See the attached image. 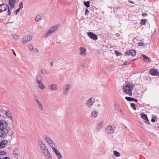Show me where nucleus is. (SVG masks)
I'll return each instance as SVG.
<instances>
[{"label": "nucleus", "instance_id": "nucleus-1", "mask_svg": "<svg viewBox=\"0 0 159 159\" xmlns=\"http://www.w3.org/2000/svg\"><path fill=\"white\" fill-rule=\"evenodd\" d=\"M0 137L4 138L6 137L7 134H8L10 137H11L13 135L14 132L13 131H11V133L7 128L5 127H0Z\"/></svg>", "mask_w": 159, "mask_h": 159}, {"label": "nucleus", "instance_id": "nucleus-2", "mask_svg": "<svg viewBox=\"0 0 159 159\" xmlns=\"http://www.w3.org/2000/svg\"><path fill=\"white\" fill-rule=\"evenodd\" d=\"M134 86V84H128L123 87L124 92L126 94H128L129 96H131L132 95V91L133 90Z\"/></svg>", "mask_w": 159, "mask_h": 159}, {"label": "nucleus", "instance_id": "nucleus-3", "mask_svg": "<svg viewBox=\"0 0 159 159\" xmlns=\"http://www.w3.org/2000/svg\"><path fill=\"white\" fill-rule=\"evenodd\" d=\"M115 127L114 125H109L105 129L106 132L107 134H113L115 131Z\"/></svg>", "mask_w": 159, "mask_h": 159}, {"label": "nucleus", "instance_id": "nucleus-4", "mask_svg": "<svg viewBox=\"0 0 159 159\" xmlns=\"http://www.w3.org/2000/svg\"><path fill=\"white\" fill-rule=\"evenodd\" d=\"M87 34L91 39L94 40H96L98 39V37L97 35L93 32H88L87 33Z\"/></svg>", "mask_w": 159, "mask_h": 159}, {"label": "nucleus", "instance_id": "nucleus-5", "mask_svg": "<svg viewBox=\"0 0 159 159\" xmlns=\"http://www.w3.org/2000/svg\"><path fill=\"white\" fill-rule=\"evenodd\" d=\"M94 101V99L91 98L87 100L85 103L86 105L89 108L92 105Z\"/></svg>", "mask_w": 159, "mask_h": 159}, {"label": "nucleus", "instance_id": "nucleus-6", "mask_svg": "<svg viewBox=\"0 0 159 159\" xmlns=\"http://www.w3.org/2000/svg\"><path fill=\"white\" fill-rule=\"evenodd\" d=\"M38 142L41 151L47 147L45 144L44 143L43 141L41 139L38 140Z\"/></svg>", "mask_w": 159, "mask_h": 159}, {"label": "nucleus", "instance_id": "nucleus-7", "mask_svg": "<svg viewBox=\"0 0 159 159\" xmlns=\"http://www.w3.org/2000/svg\"><path fill=\"white\" fill-rule=\"evenodd\" d=\"M71 85L70 84H68L64 86L63 89H64L63 93L66 95L68 94V91L70 88Z\"/></svg>", "mask_w": 159, "mask_h": 159}, {"label": "nucleus", "instance_id": "nucleus-8", "mask_svg": "<svg viewBox=\"0 0 159 159\" xmlns=\"http://www.w3.org/2000/svg\"><path fill=\"white\" fill-rule=\"evenodd\" d=\"M136 54V52L134 50H130L127 51L125 53V55L131 56H134Z\"/></svg>", "mask_w": 159, "mask_h": 159}, {"label": "nucleus", "instance_id": "nucleus-9", "mask_svg": "<svg viewBox=\"0 0 159 159\" xmlns=\"http://www.w3.org/2000/svg\"><path fill=\"white\" fill-rule=\"evenodd\" d=\"M140 115L141 116V118L143 119L144 122L148 124H149L150 123L146 114L141 113Z\"/></svg>", "mask_w": 159, "mask_h": 159}, {"label": "nucleus", "instance_id": "nucleus-10", "mask_svg": "<svg viewBox=\"0 0 159 159\" xmlns=\"http://www.w3.org/2000/svg\"><path fill=\"white\" fill-rule=\"evenodd\" d=\"M32 36H25L22 39V42L23 44L27 42H28L32 40Z\"/></svg>", "mask_w": 159, "mask_h": 159}, {"label": "nucleus", "instance_id": "nucleus-11", "mask_svg": "<svg viewBox=\"0 0 159 159\" xmlns=\"http://www.w3.org/2000/svg\"><path fill=\"white\" fill-rule=\"evenodd\" d=\"M8 5H6L4 4H2L0 5V12L5 11L7 10V8L9 7Z\"/></svg>", "mask_w": 159, "mask_h": 159}, {"label": "nucleus", "instance_id": "nucleus-12", "mask_svg": "<svg viewBox=\"0 0 159 159\" xmlns=\"http://www.w3.org/2000/svg\"><path fill=\"white\" fill-rule=\"evenodd\" d=\"M79 50L80 51L79 54L83 57H84L86 54V49L84 47H80L79 48Z\"/></svg>", "mask_w": 159, "mask_h": 159}, {"label": "nucleus", "instance_id": "nucleus-13", "mask_svg": "<svg viewBox=\"0 0 159 159\" xmlns=\"http://www.w3.org/2000/svg\"><path fill=\"white\" fill-rule=\"evenodd\" d=\"M52 149L59 159H60L62 158V156L60 152L57 149L55 148H52Z\"/></svg>", "mask_w": 159, "mask_h": 159}, {"label": "nucleus", "instance_id": "nucleus-14", "mask_svg": "<svg viewBox=\"0 0 159 159\" xmlns=\"http://www.w3.org/2000/svg\"><path fill=\"white\" fill-rule=\"evenodd\" d=\"M149 73L152 75H158L159 73L155 69H151L149 71Z\"/></svg>", "mask_w": 159, "mask_h": 159}, {"label": "nucleus", "instance_id": "nucleus-15", "mask_svg": "<svg viewBox=\"0 0 159 159\" xmlns=\"http://www.w3.org/2000/svg\"><path fill=\"white\" fill-rule=\"evenodd\" d=\"M13 153L16 156H20V151L19 149L15 148L13 151Z\"/></svg>", "mask_w": 159, "mask_h": 159}, {"label": "nucleus", "instance_id": "nucleus-16", "mask_svg": "<svg viewBox=\"0 0 159 159\" xmlns=\"http://www.w3.org/2000/svg\"><path fill=\"white\" fill-rule=\"evenodd\" d=\"M7 140H3L0 142V148H4L8 143Z\"/></svg>", "mask_w": 159, "mask_h": 159}, {"label": "nucleus", "instance_id": "nucleus-17", "mask_svg": "<svg viewBox=\"0 0 159 159\" xmlns=\"http://www.w3.org/2000/svg\"><path fill=\"white\" fill-rule=\"evenodd\" d=\"M36 80L37 84H39L40 82H42V77L41 75L39 74L37 75L36 77Z\"/></svg>", "mask_w": 159, "mask_h": 159}, {"label": "nucleus", "instance_id": "nucleus-18", "mask_svg": "<svg viewBox=\"0 0 159 159\" xmlns=\"http://www.w3.org/2000/svg\"><path fill=\"white\" fill-rule=\"evenodd\" d=\"M59 27V25H56L50 28L49 30L51 31L52 33H53L55 31L57 30Z\"/></svg>", "mask_w": 159, "mask_h": 159}, {"label": "nucleus", "instance_id": "nucleus-19", "mask_svg": "<svg viewBox=\"0 0 159 159\" xmlns=\"http://www.w3.org/2000/svg\"><path fill=\"white\" fill-rule=\"evenodd\" d=\"M59 27V25H56L50 28L49 30L51 31L52 33H53L55 31L57 30Z\"/></svg>", "mask_w": 159, "mask_h": 159}, {"label": "nucleus", "instance_id": "nucleus-20", "mask_svg": "<svg viewBox=\"0 0 159 159\" xmlns=\"http://www.w3.org/2000/svg\"><path fill=\"white\" fill-rule=\"evenodd\" d=\"M45 157L47 159H52L51 156L49 153V151L43 154Z\"/></svg>", "mask_w": 159, "mask_h": 159}, {"label": "nucleus", "instance_id": "nucleus-21", "mask_svg": "<svg viewBox=\"0 0 159 159\" xmlns=\"http://www.w3.org/2000/svg\"><path fill=\"white\" fill-rule=\"evenodd\" d=\"M49 86L51 91H56L57 89V86L56 84H50Z\"/></svg>", "mask_w": 159, "mask_h": 159}, {"label": "nucleus", "instance_id": "nucleus-22", "mask_svg": "<svg viewBox=\"0 0 159 159\" xmlns=\"http://www.w3.org/2000/svg\"><path fill=\"white\" fill-rule=\"evenodd\" d=\"M16 2L15 0H10L9 3L12 8H13L15 7V3Z\"/></svg>", "mask_w": 159, "mask_h": 159}, {"label": "nucleus", "instance_id": "nucleus-23", "mask_svg": "<svg viewBox=\"0 0 159 159\" xmlns=\"http://www.w3.org/2000/svg\"><path fill=\"white\" fill-rule=\"evenodd\" d=\"M115 108L116 110L118 111H121L120 107L119 106L117 103H115Z\"/></svg>", "mask_w": 159, "mask_h": 159}, {"label": "nucleus", "instance_id": "nucleus-24", "mask_svg": "<svg viewBox=\"0 0 159 159\" xmlns=\"http://www.w3.org/2000/svg\"><path fill=\"white\" fill-rule=\"evenodd\" d=\"M43 19L42 16L40 15H37L35 18V21L36 22H38Z\"/></svg>", "mask_w": 159, "mask_h": 159}, {"label": "nucleus", "instance_id": "nucleus-25", "mask_svg": "<svg viewBox=\"0 0 159 159\" xmlns=\"http://www.w3.org/2000/svg\"><path fill=\"white\" fill-rule=\"evenodd\" d=\"M103 123V122L102 121L97 125V129L98 130H99L101 128Z\"/></svg>", "mask_w": 159, "mask_h": 159}, {"label": "nucleus", "instance_id": "nucleus-26", "mask_svg": "<svg viewBox=\"0 0 159 159\" xmlns=\"http://www.w3.org/2000/svg\"><path fill=\"white\" fill-rule=\"evenodd\" d=\"M40 71L41 73L43 75L49 74V72H48L46 70L43 69H41Z\"/></svg>", "mask_w": 159, "mask_h": 159}, {"label": "nucleus", "instance_id": "nucleus-27", "mask_svg": "<svg viewBox=\"0 0 159 159\" xmlns=\"http://www.w3.org/2000/svg\"><path fill=\"white\" fill-rule=\"evenodd\" d=\"M91 116L94 118H96L98 116L97 112L96 111H93L91 113Z\"/></svg>", "mask_w": 159, "mask_h": 159}, {"label": "nucleus", "instance_id": "nucleus-28", "mask_svg": "<svg viewBox=\"0 0 159 159\" xmlns=\"http://www.w3.org/2000/svg\"><path fill=\"white\" fill-rule=\"evenodd\" d=\"M39 87L41 89H43L45 88V86L43 85L42 82H40V83H37V84Z\"/></svg>", "mask_w": 159, "mask_h": 159}, {"label": "nucleus", "instance_id": "nucleus-29", "mask_svg": "<svg viewBox=\"0 0 159 159\" xmlns=\"http://www.w3.org/2000/svg\"><path fill=\"white\" fill-rule=\"evenodd\" d=\"M6 115L7 116L10 118V119L12 121V117H11V114L10 111H7L6 112Z\"/></svg>", "mask_w": 159, "mask_h": 159}, {"label": "nucleus", "instance_id": "nucleus-30", "mask_svg": "<svg viewBox=\"0 0 159 159\" xmlns=\"http://www.w3.org/2000/svg\"><path fill=\"white\" fill-rule=\"evenodd\" d=\"M48 144L52 148H53V146H55V144L51 140L48 143Z\"/></svg>", "mask_w": 159, "mask_h": 159}, {"label": "nucleus", "instance_id": "nucleus-31", "mask_svg": "<svg viewBox=\"0 0 159 159\" xmlns=\"http://www.w3.org/2000/svg\"><path fill=\"white\" fill-rule=\"evenodd\" d=\"M142 56H143L144 59V61H147V60H148V62H150V59L148 57L144 55H142Z\"/></svg>", "mask_w": 159, "mask_h": 159}, {"label": "nucleus", "instance_id": "nucleus-32", "mask_svg": "<svg viewBox=\"0 0 159 159\" xmlns=\"http://www.w3.org/2000/svg\"><path fill=\"white\" fill-rule=\"evenodd\" d=\"M84 3L87 7L88 8L90 7V2L88 1L87 2H84Z\"/></svg>", "mask_w": 159, "mask_h": 159}, {"label": "nucleus", "instance_id": "nucleus-33", "mask_svg": "<svg viewBox=\"0 0 159 159\" xmlns=\"http://www.w3.org/2000/svg\"><path fill=\"white\" fill-rule=\"evenodd\" d=\"M52 34V33L51 32V31L49 30H48V31L46 34H44V37H45V38H46V37H47L48 36L50 35V34Z\"/></svg>", "mask_w": 159, "mask_h": 159}, {"label": "nucleus", "instance_id": "nucleus-34", "mask_svg": "<svg viewBox=\"0 0 159 159\" xmlns=\"http://www.w3.org/2000/svg\"><path fill=\"white\" fill-rule=\"evenodd\" d=\"M113 153L114 155L116 157H119L120 156V153L117 151H114Z\"/></svg>", "mask_w": 159, "mask_h": 159}, {"label": "nucleus", "instance_id": "nucleus-35", "mask_svg": "<svg viewBox=\"0 0 159 159\" xmlns=\"http://www.w3.org/2000/svg\"><path fill=\"white\" fill-rule=\"evenodd\" d=\"M146 19H142L141 20V24L142 25H145L147 22Z\"/></svg>", "mask_w": 159, "mask_h": 159}, {"label": "nucleus", "instance_id": "nucleus-36", "mask_svg": "<svg viewBox=\"0 0 159 159\" xmlns=\"http://www.w3.org/2000/svg\"><path fill=\"white\" fill-rule=\"evenodd\" d=\"M125 99L128 101H133V98L130 97H125Z\"/></svg>", "mask_w": 159, "mask_h": 159}, {"label": "nucleus", "instance_id": "nucleus-37", "mask_svg": "<svg viewBox=\"0 0 159 159\" xmlns=\"http://www.w3.org/2000/svg\"><path fill=\"white\" fill-rule=\"evenodd\" d=\"M38 104L39 108L41 110V111H43V107L41 104V103H38Z\"/></svg>", "mask_w": 159, "mask_h": 159}, {"label": "nucleus", "instance_id": "nucleus-38", "mask_svg": "<svg viewBox=\"0 0 159 159\" xmlns=\"http://www.w3.org/2000/svg\"><path fill=\"white\" fill-rule=\"evenodd\" d=\"M6 154V153L4 151H0V158L2 159V157H1L2 155H4Z\"/></svg>", "mask_w": 159, "mask_h": 159}, {"label": "nucleus", "instance_id": "nucleus-39", "mask_svg": "<svg viewBox=\"0 0 159 159\" xmlns=\"http://www.w3.org/2000/svg\"><path fill=\"white\" fill-rule=\"evenodd\" d=\"M138 45L139 46H143L144 47L147 44V43H138Z\"/></svg>", "mask_w": 159, "mask_h": 159}, {"label": "nucleus", "instance_id": "nucleus-40", "mask_svg": "<svg viewBox=\"0 0 159 159\" xmlns=\"http://www.w3.org/2000/svg\"><path fill=\"white\" fill-rule=\"evenodd\" d=\"M130 105L131 107L134 110H136V108L135 107V105L133 103H130Z\"/></svg>", "mask_w": 159, "mask_h": 159}, {"label": "nucleus", "instance_id": "nucleus-41", "mask_svg": "<svg viewBox=\"0 0 159 159\" xmlns=\"http://www.w3.org/2000/svg\"><path fill=\"white\" fill-rule=\"evenodd\" d=\"M48 151V148L47 147L46 148H45L44 149H43V150H41V152L43 154V153H44L47 152Z\"/></svg>", "mask_w": 159, "mask_h": 159}, {"label": "nucleus", "instance_id": "nucleus-42", "mask_svg": "<svg viewBox=\"0 0 159 159\" xmlns=\"http://www.w3.org/2000/svg\"><path fill=\"white\" fill-rule=\"evenodd\" d=\"M13 37L16 39H19V36L17 35L14 34L12 35Z\"/></svg>", "mask_w": 159, "mask_h": 159}, {"label": "nucleus", "instance_id": "nucleus-43", "mask_svg": "<svg viewBox=\"0 0 159 159\" xmlns=\"http://www.w3.org/2000/svg\"><path fill=\"white\" fill-rule=\"evenodd\" d=\"M115 53L116 54V55L117 56H120L121 55V54L120 52L119 51H117L116 50H115Z\"/></svg>", "mask_w": 159, "mask_h": 159}, {"label": "nucleus", "instance_id": "nucleus-44", "mask_svg": "<svg viewBox=\"0 0 159 159\" xmlns=\"http://www.w3.org/2000/svg\"><path fill=\"white\" fill-rule=\"evenodd\" d=\"M29 48L30 50L32 51L34 49V46L32 45H30L29 46Z\"/></svg>", "mask_w": 159, "mask_h": 159}, {"label": "nucleus", "instance_id": "nucleus-45", "mask_svg": "<svg viewBox=\"0 0 159 159\" xmlns=\"http://www.w3.org/2000/svg\"><path fill=\"white\" fill-rule=\"evenodd\" d=\"M19 7L20 9H22L23 7V3L22 2H21L19 4Z\"/></svg>", "mask_w": 159, "mask_h": 159}, {"label": "nucleus", "instance_id": "nucleus-46", "mask_svg": "<svg viewBox=\"0 0 159 159\" xmlns=\"http://www.w3.org/2000/svg\"><path fill=\"white\" fill-rule=\"evenodd\" d=\"M20 10V8H18L15 11V14L17 15L18 12H19Z\"/></svg>", "mask_w": 159, "mask_h": 159}, {"label": "nucleus", "instance_id": "nucleus-47", "mask_svg": "<svg viewBox=\"0 0 159 159\" xmlns=\"http://www.w3.org/2000/svg\"><path fill=\"white\" fill-rule=\"evenodd\" d=\"M8 15L9 16H10L11 14V12L10 11L9 7L8 8Z\"/></svg>", "mask_w": 159, "mask_h": 159}, {"label": "nucleus", "instance_id": "nucleus-48", "mask_svg": "<svg viewBox=\"0 0 159 159\" xmlns=\"http://www.w3.org/2000/svg\"><path fill=\"white\" fill-rule=\"evenodd\" d=\"M33 98H34V101H35V100H36L38 99V97H37V96L36 95H34L33 96Z\"/></svg>", "mask_w": 159, "mask_h": 159}, {"label": "nucleus", "instance_id": "nucleus-49", "mask_svg": "<svg viewBox=\"0 0 159 159\" xmlns=\"http://www.w3.org/2000/svg\"><path fill=\"white\" fill-rule=\"evenodd\" d=\"M142 15L144 17V16H147L148 14L146 13H143V12H142Z\"/></svg>", "mask_w": 159, "mask_h": 159}, {"label": "nucleus", "instance_id": "nucleus-50", "mask_svg": "<svg viewBox=\"0 0 159 159\" xmlns=\"http://www.w3.org/2000/svg\"><path fill=\"white\" fill-rule=\"evenodd\" d=\"M48 137H49L48 136L46 135H44L43 136V138L45 139V140H46Z\"/></svg>", "mask_w": 159, "mask_h": 159}, {"label": "nucleus", "instance_id": "nucleus-51", "mask_svg": "<svg viewBox=\"0 0 159 159\" xmlns=\"http://www.w3.org/2000/svg\"><path fill=\"white\" fill-rule=\"evenodd\" d=\"M51 140L48 137L46 140V141L48 143Z\"/></svg>", "mask_w": 159, "mask_h": 159}, {"label": "nucleus", "instance_id": "nucleus-52", "mask_svg": "<svg viewBox=\"0 0 159 159\" xmlns=\"http://www.w3.org/2000/svg\"><path fill=\"white\" fill-rule=\"evenodd\" d=\"M88 13H89V11L87 9L85 10V15H86Z\"/></svg>", "mask_w": 159, "mask_h": 159}, {"label": "nucleus", "instance_id": "nucleus-53", "mask_svg": "<svg viewBox=\"0 0 159 159\" xmlns=\"http://www.w3.org/2000/svg\"><path fill=\"white\" fill-rule=\"evenodd\" d=\"M2 159H10V158L9 157H5L2 158Z\"/></svg>", "mask_w": 159, "mask_h": 159}, {"label": "nucleus", "instance_id": "nucleus-54", "mask_svg": "<svg viewBox=\"0 0 159 159\" xmlns=\"http://www.w3.org/2000/svg\"><path fill=\"white\" fill-rule=\"evenodd\" d=\"M12 52H13V54H14L15 56H16V53H15V51H14V50H12Z\"/></svg>", "mask_w": 159, "mask_h": 159}, {"label": "nucleus", "instance_id": "nucleus-55", "mask_svg": "<svg viewBox=\"0 0 159 159\" xmlns=\"http://www.w3.org/2000/svg\"><path fill=\"white\" fill-rule=\"evenodd\" d=\"M151 121L152 122H154L155 121V120L154 118H152L151 120Z\"/></svg>", "mask_w": 159, "mask_h": 159}, {"label": "nucleus", "instance_id": "nucleus-56", "mask_svg": "<svg viewBox=\"0 0 159 159\" xmlns=\"http://www.w3.org/2000/svg\"><path fill=\"white\" fill-rule=\"evenodd\" d=\"M133 101H134L136 102H137L138 100L137 99H135L133 98Z\"/></svg>", "mask_w": 159, "mask_h": 159}, {"label": "nucleus", "instance_id": "nucleus-57", "mask_svg": "<svg viewBox=\"0 0 159 159\" xmlns=\"http://www.w3.org/2000/svg\"><path fill=\"white\" fill-rule=\"evenodd\" d=\"M129 63H128V62H124V65H126L129 64Z\"/></svg>", "mask_w": 159, "mask_h": 159}, {"label": "nucleus", "instance_id": "nucleus-58", "mask_svg": "<svg viewBox=\"0 0 159 159\" xmlns=\"http://www.w3.org/2000/svg\"><path fill=\"white\" fill-rule=\"evenodd\" d=\"M35 101L38 104L40 102L38 100V99H37L35 100Z\"/></svg>", "mask_w": 159, "mask_h": 159}, {"label": "nucleus", "instance_id": "nucleus-59", "mask_svg": "<svg viewBox=\"0 0 159 159\" xmlns=\"http://www.w3.org/2000/svg\"><path fill=\"white\" fill-rule=\"evenodd\" d=\"M128 1H129V3H133V4L134 3V2H133L132 1H130L129 0H128Z\"/></svg>", "mask_w": 159, "mask_h": 159}, {"label": "nucleus", "instance_id": "nucleus-60", "mask_svg": "<svg viewBox=\"0 0 159 159\" xmlns=\"http://www.w3.org/2000/svg\"><path fill=\"white\" fill-rule=\"evenodd\" d=\"M34 50L35 51H36L37 52H39V50H38V49L37 48H35Z\"/></svg>", "mask_w": 159, "mask_h": 159}, {"label": "nucleus", "instance_id": "nucleus-61", "mask_svg": "<svg viewBox=\"0 0 159 159\" xmlns=\"http://www.w3.org/2000/svg\"><path fill=\"white\" fill-rule=\"evenodd\" d=\"M97 106H98V107H100V104H97Z\"/></svg>", "mask_w": 159, "mask_h": 159}, {"label": "nucleus", "instance_id": "nucleus-62", "mask_svg": "<svg viewBox=\"0 0 159 159\" xmlns=\"http://www.w3.org/2000/svg\"><path fill=\"white\" fill-rule=\"evenodd\" d=\"M51 66H52L53 65V63H52V62H51Z\"/></svg>", "mask_w": 159, "mask_h": 159}, {"label": "nucleus", "instance_id": "nucleus-63", "mask_svg": "<svg viewBox=\"0 0 159 159\" xmlns=\"http://www.w3.org/2000/svg\"><path fill=\"white\" fill-rule=\"evenodd\" d=\"M9 129L10 128H9V127H7Z\"/></svg>", "mask_w": 159, "mask_h": 159}, {"label": "nucleus", "instance_id": "nucleus-64", "mask_svg": "<svg viewBox=\"0 0 159 159\" xmlns=\"http://www.w3.org/2000/svg\"><path fill=\"white\" fill-rule=\"evenodd\" d=\"M0 159H1V158H0Z\"/></svg>", "mask_w": 159, "mask_h": 159}]
</instances>
